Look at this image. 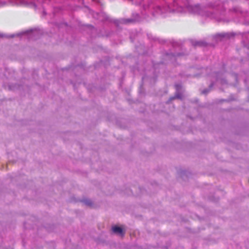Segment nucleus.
I'll use <instances>...</instances> for the list:
<instances>
[{"label":"nucleus","mask_w":249,"mask_h":249,"mask_svg":"<svg viewBox=\"0 0 249 249\" xmlns=\"http://www.w3.org/2000/svg\"><path fill=\"white\" fill-rule=\"evenodd\" d=\"M112 230L113 232L118 234L121 236H124V231L122 228L118 226H113L112 228Z\"/></svg>","instance_id":"1"},{"label":"nucleus","mask_w":249,"mask_h":249,"mask_svg":"<svg viewBox=\"0 0 249 249\" xmlns=\"http://www.w3.org/2000/svg\"><path fill=\"white\" fill-rule=\"evenodd\" d=\"M87 204L88 205H90L91 204V202H90V201H89V202H87Z\"/></svg>","instance_id":"2"}]
</instances>
